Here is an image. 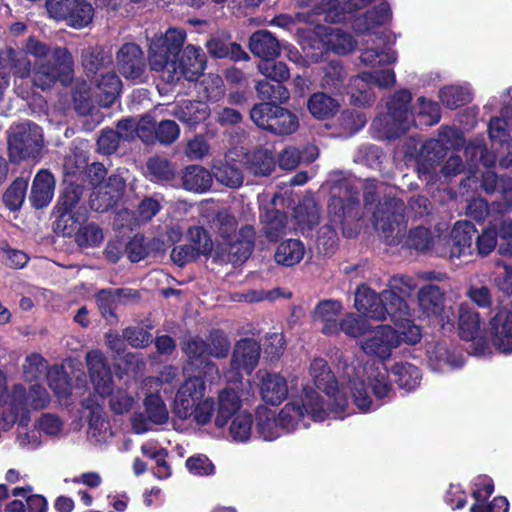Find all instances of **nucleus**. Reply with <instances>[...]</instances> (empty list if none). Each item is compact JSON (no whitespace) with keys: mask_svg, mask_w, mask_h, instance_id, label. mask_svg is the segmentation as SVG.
Listing matches in <instances>:
<instances>
[{"mask_svg":"<svg viewBox=\"0 0 512 512\" xmlns=\"http://www.w3.org/2000/svg\"><path fill=\"white\" fill-rule=\"evenodd\" d=\"M0 63L16 77H31L33 85L41 90L58 82L68 86L74 75L73 56L66 47H52L34 36L27 38L21 50L6 48Z\"/></svg>","mask_w":512,"mask_h":512,"instance_id":"f257e3e1","label":"nucleus"},{"mask_svg":"<svg viewBox=\"0 0 512 512\" xmlns=\"http://www.w3.org/2000/svg\"><path fill=\"white\" fill-rule=\"evenodd\" d=\"M360 345L366 354L381 360L365 368L363 378H355L350 381L354 404L360 411L368 412L379 406L373 396L377 400H381L388 398L391 394L392 385L383 361L390 358L392 351L401 345V338L391 326L381 325L371 331Z\"/></svg>","mask_w":512,"mask_h":512,"instance_id":"f03ea898","label":"nucleus"},{"mask_svg":"<svg viewBox=\"0 0 512 512\" xmlns=\"http://www.w3.org/2000/svg\"><path fill=\"white\" fill-rule=\"evenodd\" d=\"M186 32L170 28L163 37L153 40L149 48L151 70L160 74L166 83H174L182 77L195 81L206 67V55L200 47L187 45L183 50Z\"/></svg>","mask_w":512,"mask_h":512,"instance_id":"7ed1b4c3","label":"nucleus"},{"mask_svg":"<svg viewBox=\"0 0 512 512\" xmlns=\"http://www.w3.org/2000/svg\"><path fill=\"white\" fill-rule=\"evenodd\" d=\"M347 401L340 397L336 404L324 405L319 393L311 387H304L302 393L292 398L279 411L277 418L283 432L307 428L310 421L322 422L328 418H343L349 413Z\"/></svg>","mask_w":512,"mask_h":512,"instance_id":"20e7f679","label":"nucleus"},{"mask_svg":"<svg viewBox=\"0 0 512 512\" xmlns=\"http://www.w3.org/2000/svg\"><path fill=\"white\" fill-rule=\"evenodd\" d=\"M49 402V393L41 387L31 386L27 395L22 385H15L11 394L4 399L0 429H9L16 421L26 425L29 421L30 411L43 409Z\"/></svg>","mask_w":512,"mask_h":512,"instance_id":"39448f33","label":"nucleus"},{"mask_svg":"<svg viewBox=\"0 0 512 512\" xmlns=\"http://www.w3.org/2000/svg\"><path fill=\"white\" fill-rule=\"evenodd\" d=\"M86 363L96 393L101 397L110 396L109 406L114 413L128 412L135 403V397L123 389L112 392L111 372L103 354L98 350L88 352Z\"/></svg>","mask_w":512,"mask_h":512,"instance_id":"423d86ee","label":"nucleus"},{"mask_svg":"<svg viewBox=\"0 0 512 512\" xmlns=\"http://www.w3.org/2000/svg\"><path fill=\"white\" fill-rule=\"evenodd\" d=\"M230 350V342L227 337L219 331L213 332L206 340L195 337L187 341L183 347L184 353L195 365H204V373L209 381L220 377L218 368L208 361L210 356L216 358L226 357Z\"/></svg>","mask_w":512,"mask_h":512,"instance_id":"0eeeda50","label":"nucleus"},{"mask_svg":"<svg viewBox=\"0 0 512 512\" xmlns=\"http://www.w3.org/2000/svg\"><path fill=\"white\" fill-rule=\"evenodd\" d=\"M403 210L404 204L400 200L392 199L387 203L381 204L374 212L375 228L381 231L389 245L400 243L403 237Z\"/></svg>","mask_w":512,"mask_h":512,"instance_id":"6e6552de","label":"nucleus"},{"mask_svg":"<svg viewBox=\"0 0 512 512\" xmlns=\"http://www.w3.org/2000/svg\"><path fill=\"white\" fill-rule=\"evenodd\" d=\"M358 191L347 180H341L330 191L328 214L334 226L342 225L346 218H356Z\"/></svg>","mask_w":512,"mask_h":512,"instance_id":"1a4fd4ad","label":"nucleus"},{"mask_svg":"<svg viewBox=\"0 0 512 512\" xmlns=\"http://www.w3.org/2000/svg\"><path fill=\"white\" fill-rule=\"evenodd\" d=\"M43 149L44 138L40 130H17L8 138L9 158L14 163L39 161Z\"/></svg>","mask_w":512,"mask_h":512,"instance_id":"9d476101","label":"nucleus"},{"mask_svg":"<svg viewBox=\"0 0 512 512\" xmlns=\"http://www.w3.org/2000/svg\"><path fill=\"white\" fill-rule=\"evenodd\" d=\"M458 328L460 337L471 342L470 350L473 355L485 357L491 354L490 345L482 336L479 315L468 304H461L459 307Z\"/></svg>","mask_w":512,"mask_h":512,"instance_id":"9b49d317","label":"nucleus"},{"mask_svg":"<svg viewBox=\"0 0 512 512\" xmlns=\"http://www.w3.org/2000/svg\"><path fill=\"white\" fill-rule=\"evenodd\" d=\"M254 231L252 227L241 228L238 234H234L223 242H218L215 249V258L221 262L238 264L249 258L253 249Z\"/></svg>","mask_w":512,"mask_h":512,"instance_id":"f8f14e48","label":"nucleus"},{"mask_svg":"<svg viewBox=\"0 0 512 512\" xmlns=\"http://www.w3.org/2000/svg\"><path fill=\"white\" fill-rule=\"evenodd\" d=\"M260 357V346L252 339L239 341L233 351L230 369L225 373L229 382L240 381L242 374H250L257 366Z\"/></svg>","mask_w":512,"mask_h":512,"instance_id":"ddd939ff","label":"nucleus"},{"mask_svg":"<svg viewBox=\"0 0 512 512\" xmlns=\"http://www.w3.org/2000/svg\"><path fill=\"white\" fill-rule=\"evenodd\" d=\"M412 100L411 93L406 89L397 91L387 102L386 114H379L375 123L383 128H410L412 113L409 105Z\"/></svg>","mask_w":512,"mask_h":512,"instance_id":"4468645a","label":"nucleus"},{"mask_svg":"<svg viewBox=\"0 0 512 512\" xmlns=\"http://www.w3.org/2000/svg\"><path fill=\"white\" fill-rule=\"evenodd\" d=\"M206 393V385L201 377H188L178 388L174 399V412L178 418L190 419L192 407Z\"/></svg>","mask_w":512,"mask_h":512,"instance_id":"2eb2a0df","label":"nucleus"},{"mask_svg":"<svg viewBox=\"0 0 512 512\" xmlns=\"http://www.w3.org/2000/svg\"><path fill=\"white\" fill-rule=\"evenodd\" d=\"M144 405L146 416L135 414L131 419L132 429L137 434L151 430L153 425H162L169 418L167 407L157 393L147 394Z\"/></svg>","mask_w":512,"mask_h":512,"instance_id":"dca6fc26","label":"nucleus"},{"mask_svg":"<svg viewBox=\"0 0 512 512\" xmlns=\"http://www.w3.org/2000/svg\"><path fill=\"white\" fill-rule=\"evenodd\" d=\"M490 348L503 354L512 353V308L503 307L489 322Z\"/></svg>","mask_w":512,"mask_h":512,"instance_id":"f3484780","label":"nucleus"},{"mask_svg":"<svg viewBox=\"0 0 512 512\" xmlns=\"http://www.w3.org/2000/svg\"><path fill=\"white\" fill-rule=\"evenodd\" d=\"M116 64L126 79H140L146 69L144 52L136 43H124L116 53Z\"/></svg>","mask_w":512,"mask_h":512,"instance_id":"a211bd4d","label":"nucleus"},{"mask_svg":"<svg viewBox=\"0 0 512 512\" xmlns=\"http://www.w3.org/2000/svg\"><path fill=\"white\" fill-rule=\"evenodd\" d=\"M309 373L315 386L325 393L326 400H323L325 406L327 404H336L337 399L340 397L348 402L346 394L339 389L337 381L324 359H313Z\"/></svg>","mask_w":512,"mask_h":512,"instance_id":"6ab92c4d","label":"nucleus"},{"mask_svg":"<svg viewBox=\"0 0 512 512\" xmlns=\"http://www.w3.org/2000/svg\"><path fill=\"white\" fill-rule=\"evenodd\" d=\"M256 379L260 396L264 402L278 405L286 399L288 383L281 374L261 369L256 373Z\"/></svg>","mask_w":512,"mask_h":512,"instance_id":"aec40b11","label":"nucleus"},{"mask_svg":"<svg viewBox=\"0 0 512 512\" xmlns=\"http://www.w3.org/2000/svg\"><path fill=\"white\" fill-rule=\"evenodd\" d=\"M476 235V229L469 222H457L450 237H442V248L450 257H461L471 254L472 241Z\"/></svg>","mask_w":512,"mask_h":512,"instance_id":"412c9836","label":"nucleus"},{"mask_svg":"<svg viewBox=\"0 0 512 512\" xmlns=\"http://www.w3.org/2000/svg\"><path fill=\"white\" fill-rule=\"evenodd\" d=\"M443 301V294L435 285H427L419 291L418 302L422 313L427 317H440L442 327L451 330L454 327L452 318L446 312L442 315Z\"/></svg>","mask_w":512,"mask_h":512,"instance_id":"4be33fe9","label":"nucleus"},{"mask_svg":"<svg viewBox=\"0 0 512 512\" xmlns=\"http://www.w3.org/2000/svg\"><path fill=\"white\" fill-rule=\"evenodd\" d=\"M429 366L437 372H448L461 367L464 357L455 349L451 350L447 343H436L427 349Z\"/></svg>","mask_w":512,"mask_h":512,"instance_id":"5701e85b","label":"nucleus"},{"mask_svg":"<svg viewBox=\"0 0 512 512\" xmlns=\"http://www.w3.org/2000/svg\"><path fill=\"white\" fill-rule=\"evenodd\" d=\"M342 309V304L336 300H323L317 304L313 319L320 325L322 333L332 336L340 332L339 316Z\"/></svg>","mask_w":512,"mask_h":512,"instance_id":"b1692460","label":"nucleus"},{"mask_svg":"<svg viewBox=\"0 0 512 512\" xmlns=\"http://www.w3.org/2000/svg\"><path fill=\"white\" fill-rule=\"evenodd\" d=\"M95 101L102 107H110L121 90V80L112 70L93 77Z\"/></svg>","mask_w":512,"mask_h":512,"instance_id":"393cba45","label":"nucleus"},{"mask_svg":"<svg viewBox=\"0 0 512 512\" xmlns=\"http://www.w3.org/2000/svg\"><path fill=\"white\" fill-rule=\"evenodd\" d=\"M124 188L125 182L120 176H110L107 185L97 187L92 193L91 207L97 211L107 210L120 198Z\"/></svg>","mask_w":512,"mask_h":512,"instance_id":"a878e982","label":"nucleus"},{"mask_svg":"<svg viewBox=\"0 0 512 512\" xmlns=\"http://www.w3.org/2000/svg\"><path fill=\"white\" fill-rule=\"evenodd\" d=\"M240 154L237 150L229 151L223 160L213 162L212 171L215 178L223 185L236 188L243 182V175L235 165L236 157Z\"/></svg>","mask_w":512,"mask_h":512,"instance_id":"bb28decb","label":"nucleus"},{"mask_svg":"<svg viewBox=\"0 0 512 512\" xmlns=\"http://www.w3.org/2000/svg\"><path fill=\"white\" fill-rule=\"evenodd\" d=\"M55 179L51 172L41 169L35 175L30 194L32 205L37 208H43L49 205L54 196Z\"/></svg>","mask_w":512,"mask_h":512,"instance_id":"cd10ccee","label":"nucleus"},{"mask_svg":"<svg viewBox=\"0 0 512 512\" xmlns=\"http://www.w3.org/2000/svg\"><path fill=\"white\" fill-rule=\"evenodd\" d=\"M81 62L87 76L95 77L105 69H112L113 58L104 47L94 46L82 50Z\"/></svg>","mask_w":512,"mask_h":512,"instance_id":"c85d7f7f","label":"nucleus"},{"mask_svg":"<svg viewBox=\"0 0 512 512\" xmlns=\"http://www.w3.org/2000/svg\"><path fill=\"white\" fill-rule=\"evenodd\" d=\"M215 411V427L219 429L226 427L230 419L243 411L241 410L239 395L232 389H223L218 395V403Z\"/></svg>","mask_w":512,"mask_h":512,"instance_id":"c756f323","label":"nucleus"},{"mask_svg":"<svg viewBox=\"0 0 512 512\" xmlns=\"http://www.w3.org/2000/svg\"><path fill=\"white\" fill-rule=\"evenodd\" d=\"M249 49L263 61L273 60L280 54L279 41L267 30H258L250 36Z\"/></svg>","mask_w":512,"mask_h":512,"instance_id":"7c9ffc66","label":"nucleus"},{"mask_svg":"<svg viewBox=\"0 0 512 512\" xmlns=\"http://www.w3.org/2000/svg\"><path fill=\"white\" fill-rule=\"evenodd\" d=\"M378 34L369 35L365 40V49L360 55V61L365 66L377 67L388 65L396 61V54L390 48L381 49L376 40H381Z\"/></svg>","mask_w":512,"mask_h":512,"instance_id":"2f4dec72","label":"nucleus"},{"mask_svg":"<svg viewBox=\"0 0 512 512\" xmlns=\"http://www.w3.org/2000/svg\"><path fill=\"white\" fill-rule=\"evenodd\" d=\"M355 308L364 316L376 320H383L382 303L380 295H376L369 287L361 285L355 293Z\"/></svg>","mask_w":512,"mask_h":512,"instance_id":"473e14b6","label":"nucleus"},{"mask_svg":"<svg viewBox=\"0 0 512 512\" xmlns=\"http://www.w3.org/2000/svg\"><path fill=\"white\" fill-rule=\"evenodd\" d=\"M306 105L309 113L318 120L332 119L340 109L339 101L325 92L310 95Z\"/></svg>","mask_w":512,"mask_h":512,"instance_id":"72a5a7b5","label":"nucleus"},{"mask_svg":"<svg viewBox=\"0 0 512 512\" xmlns=\"http://www.w3.org/2000/svg\"><path fill=\"white\" fill-rule=\"evenodd\" d=\"M391 18V10L386 2L380 3L377 7L367 11L362 17L354 21V29L360 34L372 35L371 31Z\"/></svg>","mask_w":512,"mask_h":512,"instance_id":"f704fd0d","label":"nucleus"},{"mask_svg":"<svg viewBox=\"0 0 512 512\" xmlns=\"http://www.w3.org/2000/svg\"><path fill=\"white\" fill-rule=\"evenodd\" d=\"M253 433V417L247 411L236 414L227 425V439L233 443H247Z\"/></svg>","mask_w":512,"mask_h":512,"instance_id":"c9c22d12","label":"nucleus"},{"mask_svg":"<svg viewBox=\"0 0 512 512\" xmlns=\"http://www.w3.org/2000/svg\"><path fill=\"white\" fill-rule=\"evenodd\" d=\"M256 431L264 441H273L283 433L275 412L266 407L257 410Z\"/></svg>","mask_w":512,"mask_h":512,"instance_id":"e433bc0d","label":"nucleus"},{"mask_svg":"<svg viewBox=\"0 0 512 512\" xmlns=\"http://www.w3.org/2000/svg\"><path fill=\"white\" fill-rule=\"evenodd\" d=\"M305 252V246L300 240L287 239L278 245L274 258L279 265L292 267L302 261Z\"/></svg>","mask_w":512,"mask_h":512,"instance_id":"4c0bfd02","label":"nucleus"},{"mask_svg":"<svg viewBox=\"0 0 512 512\" xmlns=\"http://www.w3.org/2000/svg\"><path fill=\"white\" fill-rule=\"evenodd\" d=\"M380 300L382 309H385L383 320L389 316L391 321L398 323V321L405 319L406 316H410V309L405 300L400 295L393 293V291L384 290L380 294Z\"/></svg>","mask_w":512,"mask_h":512,"instance_id":"58836bf2","label":"nucleus"},{"mask_svg":"<svg viewBox=\"0 0 512 512\" xmlns=\"http://www.w3.org/2000/svg\"><path fill=\"white\" fill-rule=\"evenodd\" d=\"M409 245L418 251H434L436 254L446 255V249L442 248V237H432L430 231L423 227L410 232Z\"/></svg>","mask_w":512,"mask_h":512,"instance_id":"ea45409f","label":"nucleus"},{"mask_svg":"<svg viewBox=\"0 0 512 512\" xmlns=\"http://www.w3.org/2000/svg\"><path fill=\"white\" fill-rule=\"evenodd\" d=\"M347 72L339 61H330L323 67L320 86L329 92H341L345 87Z\"/></svg>","mask_w":512,"mask_h":512,"instance_id":"a19ab883","label":"nucleus"},{"mask_svg":"<svg viewBox=\"0 0 512 512\" xmlns=\"http://www.w3.org/2000/svg\"><path fill=\"white\" fill-rule=\"evenodd\" d=\"M183 187L193 192H204L211 187L212 175L198 165L187 167L182 176Z\"/></svg>","mask_w":512,"mask_h":512,"instance_id":"79ce46f5","label":"nucleus"},{"mask_svg":"<svg viewBox=\"0 0 512 512\" xmlns=\"http://www.w3.org/2000/svg\"><path fill=\"white\" fill-rule=\"evenodd\" d=\"M419 107L416 115L412 114L411 123L414 128L432 126L440 120V107L436 102L428 101L423 97L418 99Z\"/></svg>","mask_w":512,"mask_h":512,"instance_id":"37998d69","label":"nucleus"},{"mask_svg":"<svg viewBox=\"0 0 512 512\" xmlns=\"http://www.w3.org/2000/svg\"><path fill=\"white\" fill-rule=\"evenodd\" d=\"M392 374L399 387L406 391L414 390L421 381L419 369L410 363H396L392 368Z\"/></svg>","mask_w":512,"mask_h":512,"instance_id":"c03bdc74","label":"nucleus"},{"mask_svg":"<svg viewBox=\"0 0 512 512\" xmlns=\"http://www.w3.org/2000/svg\"><path fill=\"white\" fill-rule=\"evenodd\" d=\"M178 128L175 121L160 118L153 114H144L140 117H128L117 122L116 128Z\"/></svg>","mask_w":512,"mask_h":512,"instance_id":"a18cd8bd","label":"nucleus"},{"mask_svg":"<svg viewBox=\"0 0 512 512\" xmlns=\"http://www.w3.org/2000/svg\"><path fill=\"white\" fill-rule=\"evenodd\" d=\"M245 165L254 175L267 176L274 168V159L268 150H257L253 153L246 154Z\"/></svg>","mask_w":512,"mask_h":512,"instance_id":"49530a36","label":"nucleus"},{"mask_svg":"<svg viewBox=\"0 0 512 512\" xmlns=\"http://www.w3.org/2000/svg\"><path fill=\"white\" fill-rule=\"evenodd\" d=\"M326 45L328 50L338 55H345L356 48L357 42L350 33L332 28L327 32Z\"/></svg>","mask_w":512,"mask_h":512,"instance_id":"de8ad7c7","label":"nucleus"},{"mask_svg":"<svg viewBox=\"0 0 512 512\" xmlns=\"http://www.w3.org/2000/svg\"><path fill=\"white\" fill-rule=\"evenodd\" d=\"M256 91L261 100L274 105L284 103L290 97L288 89L282 83L275 82L272 84L268 79L259 81L256 85Z\"/></svg>","mask_w":512,"mask_h":512,"instance_id":"09e8293b","label":"nucleus"},{"mask_svg":"<svg viewBox=\"0 0 512 512\" xmlns=\"http://www.w3.org/2000/svg\"><path fill=\"white\" fill-rule=\"evenodd\" d=\"M439 98L444 105L454 109L470 103L472 93L466 86L447 85L440 89Z\"/></svg>","mask_w":512,"mask_h":512,"instance_id":"8fccbe9b","label":"nucleus"},{"mask_svg":"<svg viewBox=\"0 0 512 512\" xmlns=\"http://www.w3.org/2000/svg\"><path fill=\"white\" fill-rule=\"evenodd\" d=\"M87 434L90 441L98 444L109 442L113 436L109 421L99 411L92 412Z\"/></svg>","mask_w":512,"mask_h":512,"instance_id":"3c124183","label":"nucleus"},{"mask_svg":"<svg viewBox=\"0 0 512 512\" xmlns=\"http://www.w3.org/2000/svg\"><path fill=\"white\" fill-rule=\"evenodd\" d=\"M295 218L302 228H312L318 224L319 209L313 196L303 198V201L296 207Z\"/></svg>","mask_w":512,"mask_h":512,"instance_id":"603ef678","label":"nucleus"},{"mask_svg":"<svg viewBox=\"0 0 512 512\" xmlns=\"http://www.w3.org/2000/svg\"><path fill=\"white\" fill-rule=\"evenodd\" d=\"M474 487L472 495L475 503L470 508V512H491L489 505L485 506L484 502L494 491L492 480L487 476H478L474 479Z\"/></svg>","mask_w":512,"mask_h":512,"instance_id":"864d4df0","label":"nucleus"},{"mask_svg":"<svg viewBox=\"0 0 512 512\" xmlns=\"http://www.w3.org/2000/svg\"><path fill=\"white\" fill-rule=\"evenodd\" d=\"M47 371V363L45 359L36 353H33L26 357L25 362L23 364V374L26 381L33 382L35 381L34 385H37L40 387V385L37 383V381L42 378ZM30 386H33L31 384ZM31 388V387H29ZM43 389V387L41 386ZM46 391V389L44 388ZM26 394L28 395L30 392V389L28 391L25 389Z\"/></svg>","mask_w":512,"mask_h":512,"instance_id":"5fc2aeb1","label":"nucleus"},{"mask_svg":"<svg viewBox=\"0 0 512 512\" xmlns=\"http://www.w3.org/2000/svg\"><path fill=\"white\" fill-rule=\"evenodd\" d=\"M49 387L58 398H66L71 394L73 385L67 378V373L60 366H53L47 372Z\"/></svg>","mask_w":512,"mask_h":512,"instance_id":"6e6d98bb","label":"nucleus"},{"mask_svg":"<svg viewBox=\"0 0 512 512\" xmlns=\"http://www.w3.org/2000/svg\"><path fill=\"white\" fill-rule=\"evenodd\" d=\"M27 187V180L18 178L6 190L3 200L10 210L16 211L21 208L26 197Z\"/></svg>","mask_w":512,"mask_h":512,"instance_id":"4d7b16f0","label":"nucleus"},{"mask_svg":"<svg viewBox=\"0 0 512 512\" xmlns=\"http://www.w3.org/2000/svg\"><path fill=\"white\" fill-rule=\"evenodd\" d=\"M198 93L207 101H218L224 95V83L220 76L209 74L198 84Z\"/></svg>","mask_w":512,"mask_h":512,"instance_id":"13d9d810","label":"nucleus"},{"mask_svg":"<svg viewBox=\"0 0 512 512\" xmlns=\"http://www.w3.org/2000/svg\"><path fill=\"white\" fill-rule=\"evenodd\" d=\"M88 144L82 143L81 147H76L71 155L64 162V172L67 175H75L86 170L88 163Z\"/></svg>","mask_w":512,"mask_h":512,"instance_id":"bf43d9fd","label":"nucleus"},{"mask_svg":"<svg viewBox=\"0 0 512 512\" xmlns=\"http://www.w3.org/2000/svg\"><path fill=\"white\" fill-rule=\"evenodd\" d=\"M287 218L279 211H272L265 215L264 232L266 236L275 241L281 235L286 233Z\"/></svg>","mask_w":512,"mask_h":512,"instance_id":"052dcab7","label":"nucleus"},{"mask_svg":"<svg viewBox=\"0 0 512 512\" xmlns=\"http://www.w3.org/2000/svg\"><path fill=\"white\" fill-rule=\"evenodd\" d=\"M93 12L94 10L88 2L78 0L73 5L71 15L67 17L66 21L74 28H82L92 21Z\"/></svg>","mask_w":512,"mask_h":512,"instance_id":"680f3d73","label":"nucleus"},{"mask_svg":"<svg viewBox=\"0 0 512 512\" xmlns=\"http://www.w3.org/2000/svg\"><path fill=\"white\" fill-rule=\"evenodd\" d=\"M188 238L189 241L192 243L190 245L192 249H195L196 255H208V254H214L215 255V249L213 247L212 241L209 238L206 231H204L200 227H193L190 228L188 231Z\"/></svg>","mask_w":512,"mask_h":512,"instance_id":"e2e57ef3","label":"nucleus"},{"mask_svg":"<svg viewBox=\"0 0 512 512\" xmlns=\"http://www.w3.org/2000/svg\"><path fill=\"white\" fill-rule=\"evenodd\" d=\"M258 69L267 79L277 83H283L290 78L289 69L284 62H274L273 60L262 61Z\"/></svg>","mask_w":512,"mask_h":512,"instance_id":"0e129e2a","label":"nucleus"},{"mask_svg":"<svg viewBox=\"0 0 512 512\" xmlns=\"http://www.w3.org/2000/svg\"><path fill=\"white\" fill-rule=\"evenodd\" d=\"M397 327L395 331L401 338V344L415 345L420 342L422 338L420 327L413 323L411 315L406 316L405 319L394 323Z\"/></svg>","mask_w":512,"mask_h":512,"instance_id":"69168bd1","label":"nucleus"},{"mask_svg":"<svg viewBox=\"0 0 512 512\" xmlns=\"http://www.w3.org/2000/svg\"><path fill=\"white\" fill-rule=\"evenodd\" d=\"M274 104L262 102L255 104L250 110V118L258 128H273L274 124L269 123L274 119Z\"/></svg>","mask_w":512,"mask_h":512,"instance_id":"338daca9","label":"nucleus"},{"mask_svg":"<svg viewBox=\"0 0 512 512\" xmlns=\"http://www.w3.org/2000/svg\"><path fill=\"white\" fill-rule=\"evenodd\" d=\"M236 219L230 215L227 211H221L217 214L216 218L213 220L212 228L217 231L221 240L219 242H223L227 239H230L236 233Z\"/></svg>","mask_w":512,"mask_h":512,"instance_id":"774afa93","label":"nucleus"}]
</instances>
